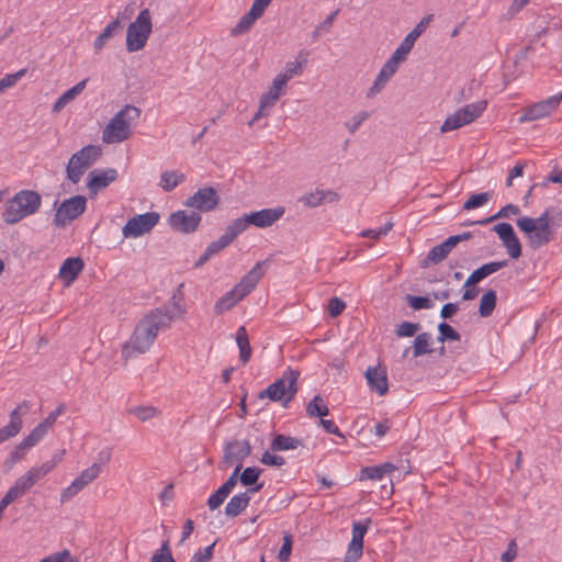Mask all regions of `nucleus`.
Instances as JSON below:
<instances>
[{"label":"nucleus","instance_id":"1","mask_svg":"<svg viewBox=\"0 0 562 562\" xmlns=\"http://www.w3.org/2000/svg\"><path fill=\"white\" fill-rule=\"evenodd\" d=\"M175 315L166 307H157L144 315L135 326L130 339L122 347V358L127 361L147 352L154 345L159 330L168 329Z\"/></svg>","mask_w":562,"mask_h":562},{"label":"nucleus","instance_id":"2","mask_svg":"<svg viewBox=\"0 0 562 562\" xmlns=\"http://www.w3.org/2000/svg\"><path fill=\"white\" fill-rule=\"evenodd\" d=\"M267 263L268 259L257 262L231 291L216 301L214 304V313L216 315H221L224 312L229 311L246 295H248L263 277V267L267 266Z\"/></svg>","mask_w":562,"mask_h":562},{"label":"nucleus","instance_id":"3","mask_svg":"<svg viewBox=\"0 0 562 562\" xmlns=\"http://www.w3.org/2000/svg\"><path fill=\"white\" fill-rule=\"evenodd\" d=\"M140 116V109L126 104L110 120L102 132V140L106 144L122 143L132 134V122Z\"/></svg>","mask_w":562,"mask_h":562},{"label":"nucleus","instance_id":"4","mask_svg":"<svg viewBox=\"0 0 562 562\" xmlns=\"http://www.w3.org/2000/svg\"><path fill=\"white\" fill-rule=\"evenodd\" d=\"M42 198L33 190H21L5 203L2 220L7 224H15L25 216L34 214L41 206Z\"/></svg>","mask_w":562,"mask_h":562},{"label":"nucleus","instance_id":"5","mask_svg":"<svg viewBox=\"0 0 562 562\" xmlns=\"http://www.w3.org/2000/svg\"><path fill=\"white\" fill-rule=\"evenodd\" d=\"M550 211H544L539 217L532 218L524 216L517 220L518 228L527 235L529 246L533 249L549 244L553 238V232L550 228Z\"/></svg>","mask_w":562,"mask_h":562},{"label":"nucleus","instance_id":"6","mask_svg":"<svg viewBox=\"0 0 562 562\" xmlns=\"http://www.w3.org/2000/svg\"><path fill=\"white\" fill-rule=\"evenodd\" d=\"M299 375V371L288 368L282 376L262 390L258 397L260 400L269 398L272 402H280L283 407H286L297 392L296 381Z\"/></svg>","mask_w":562,"mask_h":562},{"label":"nucleus","instance_id":"7","mask_svg":"<svg viewBox=\"0 0 562 562\" xmlns=\"http://www.w3.org/2000/svg\"><path fill=\"white\" fill-rule=\"evenodd\" d=\"M102 156V148L99 145H87L76 151L69 158L66 166V176L74 184L80 182L85 172Z\"/></svg>","mask_w":562,"mask_h":562},{"label":"nucleus","instance_id":"8","mask_svg":"<svg viewBox=\"0 0 562 562\" xmlns=\"http://www.w3.org/2000/svg\"><path fill=\"white\" fill-rule=\"evenodd\" d=\"M151 15L148 9H143L136 20L126 30V49L128 53L140 50L145 47L151 33Z\"/></svg>","mask_w":562,"mask_h":562},{"label":"nucleus","instance_id":"9","mask_svg":"<svg viewBox=\"0 0 562 562\" xmlns=\"http://www.w3.org/2000/svg\"><path fill=\"white\" fill-rule=\"evenodd\" d=\"M487 101L480 100L458 109L454 113L447 116L440 127L441 133H447L460 128L475 121L486 110Z\"/></svg>","mask_w":562,"mask_h":562},{"label":"nucleus","instance_id":"10","mask_svg":"<svg viewBox=\"0 0 562 562\" xmlns=\"http://www.w3.org/2000/svg\"><path fill=\"white\" fill-rule=\"evenodd\" d=\"M87 198L75 195L65 200L57 209L54 216V224L64 227L67 223L79 217L86 210Z\"/></svg>","mask_w":562,"mask_h":562},{"label":"nucleus","instance_id":"11","mask_svg":"<svg viewBox=\"0 0 562 562\" xmlns=\"http://www.w3.org/2000/svg\"><path fill=\"white\" fill-rule=\"evenodd\" d=\"M221 198L213 187L200 188L193 195L189 196L184 205L193 209L198 213H207L217 207Z\"/></svg>","mask_w":562,"mask_h":562},{"label":"nucleus","instance_id":"12","mask_svg":"<svg viewBox=\"0 0 562 562\" xmlns=\"http://www.w3.org/2000/svg\"><path fill=\"white\" fill-rule=\"evenodd\" d=\"M561 101L562 92L555 95H551L546 100L533 103L524 109L522 114L519 116L518 121L520 123H525L546 117L560 105Z\"/></svg>","mask_w":562,"mask_h":562},{"label":"nucleus","instance_id":"13","mask_svg":"<svg viewBox=\"0 0 562 562\" xmlns=\"http://www.w3.org/2000/svg\"><path fill=\"white\" fill-rule=\"evenodd\" d=\"M159 221V214L156 212H147L130 218L123 226V236L138 237L149 233Z\"/></svg>","mask_w":562,"mask_h":562},{"label":"nucleus","instance_id":"14","mask_svg":"<svg viewBox=\"0 0 562 562\" xmlns=\"http://www.w3.org/2000/svg\"><path fill=\"white\" fill-rule=\"evenodd\" d=\"M100 472L101 465L98 463H93L91 467L81 471L80 474L71 482V484L63 490L60 494V502H69L80 491L93 482L99 476Z\"/></svg>","mask_w":562,"mask_h":562},{"label":"nucleus","instance_id":"15","mask_svg":"<svg viewBox=\"0 0 562 562\" xmlns=\"http://www.w3.org/2000/svg\"><path fill=\"white\" fill-rule=\"evenodd\" d=\"M272 0H254L249 11L245 13L237 24L231 29L232 36H239L247 33L255 22L260 19Z\"/></svg>","mask_w":562,"mask_h":562},{"label":"nucleus","instance_id":"16","mask_svg":"<svg viewBox=\"0 0 562 562\" xmlns=\"http://www.w3.org/2000/svg\"><path fill=\"white\" fill-rule=\"evenodd\" d=\"M202 221V216L196 211L180 210L170 214L168 223L172 229L182 234L195 232Z\"/></svg>","mask_w":562,"mask_h":562},{"label":"nucleus","instance_id":"17","mask_svg":"<svg viewBox=\"0 0 562 562\" xmlns=\"http://www.w3.org/2000/svg\"><path fill=\"white\" fill-rule=\"evenodd\" d=\"M371 524V519L356 521L352 525V538L345 554L344 562H357L363 552V537Z\"/></svg>","mask_w":562,"mask_h":562},{"label":"nucleus","instance_id":"18","mask_svg":"<svg viewBox=\"0 0 562 562\" xmlns=\"http://www.w3.org/2000/svg\"><path fill=\"white\" fill-rule=\"evenodd\" d=\"M492 231L497 234L510 258L518 259L521 256V244L509 223H498L493 226Z\"/></svg>","mask_w":562,"mask_h":562},{"label":"nucleus","instance_id":"19","mask_svg":"<svg viewBox=\"0 0 562 562\" xmlns=\"http://www.w3.org/2000/svg\"><path fill=\"white\" fill-rule=\"evenodd\" d=\"M405 61L402 57L393 53L391 57L385 61V64L380 69L372 87L367 92L368 98H373L375 94L382 91L385 87L386 82L392 78V76L397 71L400 65Z\"/></svg>","mask_w":562,"mask_h":562},{"label":"nucleus","instance_id":"20","mask_svg":"<svg viewBox=\"0 0 562 562\" xmlns=\"http://www.w3.org/2000/svg\"><path fill=\"white\" fill-rule=\"evenodd\" d=\"M119 177L114 168L93 169L88 175L87 188L91 196L108 188Z\"/></svg>","mask_w":562,"mask_h":562},{"label":"nucleus","instance_id":"21","mask_svg":"<svg viewBox=\"0 0 562 562\" xmlns=\"http://www.w3.org/2000/svg\"><path fill=\"white\" fill-rule=\"evenodd\" d=\"M251 453V446L248 440H233L228 441L224 446V456L222 463L226 467L234 462L241 463Z\"/></svg>","mask_w":562,"mask_h":562},{"label":"nucleus","instance_id":"22","mask_svg":"<svg viewBox=\"0 0 562 562\" xmlns=\"http://www.w3.org/2000/svg\"><path fill=\"white\" fill-rule=\"evenodd\" d=\"M285 210L283 206L274 209H262L260 211L251 212L247 214L250 225L259 228H266L278 222L284 214Z\"/></svg>","mask_w":562,"mask_h":562},{"label":"nucleus","instance_id":"23","mask_svg":"<svg viewBox=\"0 0 562 562\" xmlns=\"http://www.w3.org/2000/svg\"><path fill=\"white\" fill-rule=\"evenodd\" d=\"M29 403L26 401L20 403L11 413L8 425L0 428V436L7 441L15 437L22 429V416L27 412Z\"/></svg>","mask_w":562,"mask_h":562},{"label":"nucleus","instance_id":"24","mask_svg":"<svg viewBox=\"0 0 562 562\" xmlns=\"http://www.w3.org/2000/svg\"><path fill=\"white\" fill-rule=\"evenodd\" d=\"M432 15L424 16L416 26L404 37V40L401 42L398 47L394 50L396 55L402 57L404 60H406L408 53L414 47L415 42L420 36V34L425 31V29L428 26L429 22L431 21Z\"/></svg>","mask_w":562,"mask_h":562},{"label":"nucleus","instance_id":"25","mask_svg":"<svg viewBox=\"0 0 562 562\" xmlns=\"http://www.w3.org/2000/svg\"><path fill=\"white\" fill-rule=\"evenodd\" d=\"M508 265V260L491 261L482 265L475 269L465 280L463 286H472L480 283L486 277L495 273L496 271L505 268Z\"/></svg>","mask_w":562,"mask_h":562},{"label":"nucleus","instance_id":"26","mask_svg":"<svg viewBox=\"0 0 562 562\" xmlns=\"http://www.w3.org/2000/svg\"><path fill=\"white\" fill-rule=\"evenodd\" d=\"M366 379L371 391L378 393L380 396L387 393L389 382L384 370L369 367L366 371Z\"/></svg>","mask_w":562,"mask_h":562},{"label":"nucleus","instance_id":"27","mask_svg":"<svg viewBox=\"0 0 562 562\" xmlns=\"http://www.w3.org/2000/svg\"><path fill=\"white\" fill-rule=\"evenodd\" d=\"M395 470H397V467L391 462H385L374 467H364L360 470L359 480L379 481L382 480L385 474H391Z\"/></svg>","mask_w":562,"mask_h":562},{"label":"nucleus","instance_id":"28","mask_svg":"<svg viewBox=\"0 0 562 562\" xmlns=\"http://www.w3.org/2000/svg\"><path fill=\"white\" fill-rule=\"evenodd\" d=\"M85 267L83 260L79 257L67 258L60 269L59 276L68 284L75 281Z\"/></svg>","mask_w":562,"mask_h":562},{"label":"nucleus","instance_id":"29","mask_svg":"<svg viewBox=\"0 0 562 562\" xmlns=\"http://www.w3.org/2000/svg\"><path fill=\"white\" fill-rule=\"evenodd\" d=\"M44 476L38 467H33L14 482V486L24 495Z\"/></svg>","mask_w":562,"mask_h":562},{"label":"nucleus","instance_id":"30","mask_svg":"<svg viewBox=\"0 0 562 562\" xmlns=\"http://www.w3.org/2000/svg\"><path fill=\"white\" fill-rule=\"evenodd\" d=\"M120 16L121 14H119L115 20L109 23L94 40L93 48L97 53L101 52L105 44L123 27Z\"/></svg>","mask_w":562,"mask_h":562},{"label":"nucleus","instance_id":"31","mask_svg":"<svg viewBox=\"0 0 562 562\" xmlns=\"http://www.w3.org/2000/svg\"><path fill=\"white\" fill-rule=\"evenodd\" d=\"M250 496L248 492L234 495L225 506V515L235 518L240 515L249 505Z\"/></svg>","mask_w":562,"mask_h":562},{"label":"nucleus","instance_id":"32","mask_svg":"<svg viewBox=\"0 0 562 562\" xmlns=\"http://www.w3.org/2000/svg\"><path fill=\"white\" fill-rule=\"evenodd\" d=\"M300 447H304L302 439L281 434L276 435L270 443V449L273 452L295 450Z\"/></svg>","mask_w":562,"mask_h":562},{"label":"nucleus","instance_id":"33","mask_svg":"<svg viewBox=\"0 0 562 562\" xmlns=\"http://www.w3.org/2000/svg\"><path fill=\"white\" fill-rule=\"evenodd\" d=\"M250 226L249 220L247 217V214H245L241 217H237L234 221H232L225 228L224 236L228 238L229 243L232 244L237 236L243 234L248 227Z\"/></svg>","mask_w":562,"mask_h":562},{"label":"nucleus","instance_id":"34","mask_svg":"<svg viewBox=\"0 0 562 562\" xmlns=\"http://www.w3.org/2000/svg\"><path fill=\"white\" fill-rule=\"evenodd\" d=\"M236 342L239 349V359L243 362V364H246L250 360L252 349L245 326H240L237 329Z\"/></svg>","mask_w":562,"mask_h":562},{"label":"nucleus","instance_id":"35","mask_svg":"<svg viewBox=\"0 0 562 562\" xmlns=\"http://www.w3.org/2000/svg\"><path fill=\"white\" fill-rule=\"evenodd\" d=\"M286 83L278 76L273 79L270 89L261 95L262 106H272L282 94Z\"/></svg>","mask_w":562,"mask_h":562},{"label":"nucleus","instance_id":"36","mask_svg":"<svg viewBox=\"0 0 562 562\" xmlns=\"http://www.w3.org/2000/svg\"><path fill=\"white\" fill-rule=\"evenodd\" d=\"M186 181V175L178 171H164L160 175L159 187L165 192H170Z\"/></svg>","mask_w":562,"mask_h":562},{"label":"nucleus","instance_id":"37","mask_svg":"<svg viewBox=\"0 0 562 562\" xmlns=\"http://www.w3.org/2000/svg\"><path fill=\"white\" fill-rule=\"evenodd\" d=\"M450 254L449 248L446 247L443 243L432 247L427 256L422 260L420 267L427 268L431 265H438L442 260H445Z\"/></svg>","mask_w":562,"mask_h":562},{"label":"nucleus","instance_id":"38","mask_svg":"<svg viewBox=\"0 0 562 562\" xmlns=\"http://www.w3.org/2000/svg\"><path fill=\"white\" fill-rule=\"evenodd\" d=\"M520 213V209L516 204H506L503 206L497 213L494 215L480 220V221H473L468 223L467 225H486L490 224L498 218H508L512 215H517Z\"/></svg>","mask_w":562,"mask_h":562},{"label":"nucleus","instance_id":"39","mask_svg":"<svg viewBox=\"0 0 562 562\" xmlns=\"http://www.w3.org/2000/svg\"><path fill=\"white\" fill-rule=\"evenodd\" d=\"M497 295L494 290L486 291L481 300L479 306V314L481 317H488L492 315L496 307Z\"/></svg>","mask_w":562,"mask_h":562},{"label":"nucleus","instance_id":"40","mask_svg":"<svg viewBox=\"0 0 562 562\" xmlns=\"http://www.w3.org/2000/svg\"><path fill=\"white\" fill-rule=\"evenodd\" d=\"M306 413L310 417H325L329 409L321 395H315L306 405Z\"/></svg>","mask_w":562,"mask_h":562},{"label":"nucleus","instance_id":"41","mask_svg":"<svg viewBox=\"0 0 562 562\" xmlns=\"http://www.w3.org/2000/svg\"><path fill=\"white\" fill-rule=\"evenodd\" d=\"M430 334L420 333L416 336L413 342V356L420 357L423 355L431 353L432 349L429 347Z\"/></svg>","mask_w":562,"mask_h":562},{"label":"nucleus","instance_id":"42","mask_svg":"<svg viewBox=\"0 0 562 562\" xmlns=\"http://www.w3.org/2000/svg\"><path fill=\"white\" fill-rule=\"evenodd\" d=\"M30 448V446H24V440L16 445L3 462L5 471H10L16 462L22 460Z\"/></svg>","mask_w":562,"mask_h":562},{"label":"nucleus","instance_id":"43","mask_svg":"<svg viewBox=\"0 0 562 562\" xmlns=\"http://www.w3.org/2000/svg\"><path fill=\"white\" fill-rule=\"evenodd\" d=\"M305 63V58H303V60L296 59L294 61L286 63L284 72L279 74L278 77L283 78V81L286 83L294 76L302 74Z\"/></svg>","mask_w":562,"mask_h":562},{"label":"nucleus","instance_id":"44","mask_svg":"<svg viewBox=\"0 0 562 562\" xmlns=\"http://www.w3.org/2000/svg\"><path fill=\"white\" fill-rule=\"evenodd\" d=\"M262 469L257 467H247L241 473H239V481L244 486H252L257 483Z\"/></svg>","mask_w":562,"mask_h":562},{"label":"nucleus","instance_id":"45","mask_svg":"<svg viewBox=\"0 0 562 562\" xmlns=\"http://www.w3.org/2000/svg\"><path fill=\"white\" fill-rule=\"evenodd\" d=\"M438 340L445 342L446 340L459 341L461 339L460 334L448 323L442 322L438 325Z\"/></svg>","mask_w":562,"mask_h":562},{"label":"nucleus","instance_id":"46","mask_svg":"<svg viewBox=\"0 0 562 562\" xmlns=\"http://www.w3.org/2000/svg\"><path fill=\"white\" fill-rule=\"evenodd\" d=\"M231 494L223 484L209 497L207 506L211 510L217 509Z\"/></svg>","mask_w":562,"mask_h":562},{"label":"nucleus","instance_id":"47","mask_svg":"<svg viewBox=\"0 0 562 562\" xmlns=\"http://www.w3.org/2000/svg\"><path fill=\"white\" fill-rule=\"evenodd\" d=\"M231 494L223 484L209 497L207 506L211 510L217 509Z\"/></svg>","mask_w":562,"mask_h":562},{"label":"nucleus","instance_id":"48","mask_svg":"<svg viewBox=\"0 0 562 562\" xmlns=\"http://www.w3.org/2000/svg\"><path fill=\"white\" fill-rule=\"evenodd\" d=\"M493 193L490 191L472 194L463 204L464 210H473L482 206L491 200Z\"/></svg>","mask_w":562,"mask_h":562},{"label":"nucleus","instance_id":"49","mask_svg":"<svg viewBox=\"0 0 562 562\" xmlns=\"http://www.w3.org/2000/svg\"><path fill=\"white\" fill-rule=\"evenodd\" d=\"M307 207H316L324 203V190H315L302 195L299 200Z\"/></svg>","mask_w":562,"mask_h":562},{"label":"nucleus","instance_id":"50","mask_svg":"<svg viewBox=\"0 0 562 562\" xmlns=\"http://www.w3.org/2000/svg\"><path fill=\"white\" fill-rule=\"evenodd\" d=\"M130 413L136 416L142 422H147L159 414V411L154 406H136L130 409Z\"/></svg>","mask_w":562,"mask_h":562},{"label":"nucleus","instance_id":"51","mask_svg":"<svg viewBox=\"0 0 562 562\" xmlns=\"http://www.w3.org/2000/svg\"><path fill=\"white\" fill-rule=\"evenodd\" d=\"M150 562H176L171 553L169 540L162 542L160 549L153 554Z\"/></svg>","mask_w":562,"mask_h":562},{"label":"nucleus","instance_id":"52","mask_svg":"<svg viewBox=\"0 0 562 562\" xmlns=\"http://www.w3.org/2000/svg\"><path fill=\"white\" fill-rule=\"evenodd\" d=\"M339 13V10H335L333 13H330L323 22H321L316 27L315 30L312 32V38L314 41L318 40V37L323 34V33H327L329 32V30L331 29L333 26V23L337 16V14Z\"/></svg>","mask_w":562,"mask_h":562},{"label":"nucleus","instance_id":"53","mask_svg":"<svg viewBox=\"0 0 562 562\" xmlns=\"http://www.w3.org/2000/svg\"><path fill=\"white\" fill-rule=\"evenodd\" d=\"M47 428L40 423L34 429L23 439L24 446L34 447L47 434Z\"/></svg>","mask_w":562,"mask_h":562},{"label":"nucleus","instance_id":"54","mask_svg":"<svg viewBox=\"0 0 562 562\" xmlns=\"http://www.w3.org/2000/svg\"><path fill=\"white\" fill-rule=\"evenodd\" d=\"M406 301H407L408 305L415 311L428 310V308L432 307L431 300L426 296H415V295L407 294Z\"/></svg>","mask_w":562,"mask_h":562},{"label":"nucleus","instance_id":"55","mask_svg":"<svg viewBox=\"0 0 562 562\" xmlns=\"http://www.w3.org/2000/svg\"><path fill=\"white\" fill-rule=\"evenodd\" d=\"M420 328L419 323L403 322L395 328L397 337H413Z\"/></svg>","mask_w":562,"mask_h":562},{"label":"nucleus","instance_id":"56","mask_svg":"<svg viewBox=\"0 0 562 562\" xmlns=\"http://www.w3.org/2000/svg\"><path fill=\"white\" fill-rule=\"evenodd\" d=\"M183 286V283H181L179 285V288L177 289V292H175L171 296V302H172V307H173V312L172 313L175 315V318L176 317H183V315L186 314V307L180 303L181 300H182V292H181V288Z\"/></svg>","mask_w":562,"mask_h":562},{"label":"nucleus","instance_id":"57","mask_svg":"<svg viewBox=\"0 0 562 562\" xmlns=\"http://www.w3.org/2000/svg\"><path fill=\"white\" fill-rule=\"evenodd\" d=\"M292 536L290 533H285L283 537V544L278 553V560L280 562H288L292 552Z\"/></svg>","mask_w":562,"mask_h":562},{"label":"nucleus","instance_id":"58","mask_svg":"<svg viewBox=\"0 0 562 562\" xmlns=\"http://www.w3.org/2000/svg\"><path fill=\"white\" fill-rule=\"evenodd\" d=\"M22 496L23 494L13 484L0 501L1 512H3L11 503Z\"/></svg>","mask_w":562,"mask_h":562},{"label":"nucleus","instance_id":"59","mask_svg":"<svg viewBox=\"0 0 562 562\" xmlns=\"http://www.w3.org/2000/svg\"><path fill=\"white\" fill-rule=\"evenodd\" d=\"M215 542L203 549H199L191 558V562H209L213 557Z\"/></svg>","mask_w":562,"mask_h":562},{"label":"nucleus","instance_id":"60","mask_svg":"<svg viewBox=\"0 0 562 562\" xmlns=\"http://www.w3.org/2000/svg\"><path fill=\"white\" fill-rule=\"evenodd\" d=\"M369 116V112L361 111L353 115L352 119L346 123V127L351 134H353Z\"/></svg>","mask_w":562,"mask_h":562},{"label":"nucleus","instance_id":"61","mask_svg":"<svg viewBox=\"0 0 562 562\" xmlns=\"http://www.w3.org/2000/svg\"><path fill=\"white\" fill-rule=\"evenodd\" d=\"M224 235H222L218 239L212 241L207 247L206 251L213 257L221 252L223 249H225L227 246L231 245L229 240H227Z\"/></svg>","mask_w":562,"mask_h":562},{"label":"nucleus","instance_id":"62","mask_svg":"<svg viewBox=\"0 0 562 562\" xmlns=\"http://www.w3.org/2000/svg\"><path fill=\"white\" fill-rule=\"evenodd\" d=\"M41 562H76V560L68 550H63L43 558Z\"/></svg>","mask_w":562,"mask_h":562},{"label":"nucleus","instance_id":"63","mask_svg":"<svg viewBox=\"0 0 562 562\" xmlns=\"http://www.w3.org/2000/svg\"><path fill=\"white\" fill-rule=\"evenodd\" d=\"M346 308V303L337 296H334L328 302V313L331 317L339 316Z\"/></svg>","mask_w":562,"mask_h":562},{"label":"nucleus","instance_id":"64","mask_svg":"<svg viewBox=\"0 0 562 562\" xmlns=\"http://www.w3.org/2000/svg\"><path fill=\"white\" fill-rule=\"evenodd\" d=\"M518 554V547L515 539H512L507 549L501 555V562H513Z\"/></svg>","mask_w":562,"mask_h":562}]
</instances>
